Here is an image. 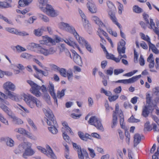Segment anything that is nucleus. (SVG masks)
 <instances>
[{"label":"nucleus","instance_id":"f257e3e1","mask_svg":"<svg viewBox=\"0 0 159 159\" xmlns=\"http://www.w3.org/2000/svg\"><path fill=\"white\" fill-rule=\"evenodd\" d=\"M61 24L64 28L66 30L72 34L74 35V37L78 40L79 43L84 45L86 49L89 51L91 53L93 52L90 45L88 42L85 40L84 38L79 36L73 26L71 25H70L68 24L63 22H61Z\"/></svg>","mask_w":159,"mask_h":159},{"label":"nucleus","instance_id":"f03ea898","mask_svg":"<svg viewBox=\"0 0 159 159\" xmlns=\"http://www.w3.org/2000/svg\"><path fill=\"white\" fill-rule=\"evenodd\" d=\"M3 87L6 90V93L10 98L15 101L18 100L17 95L11 92L14 91L16 89L15 86L13 83L10 82H7L4 84Z\"/></svg>","mask_w":159,"mask_h":159},{"label":"nucleus","instance_id":"7ed1b4c3","mask_svg":"<svg viewBox=\"0 0 159 159\" xmlns=\"http://www.w3.org/2000/svg\"><path fill=\"white\" fill-rule=\"evenodd\" d=\"M24 100L31 108H34L35 106L38 107H41L42 103L41 102L36 98L30 95L24 94L22 96Z\"/></svg>","mask_w":159,"mask_h":159},{"label":"nucleus","instance_id":"20e7f679","mask_svg":"<svg viewBox=\"0 0 159 159\" xmlns=\"http://www.w3.org/2000/svg\"><path fill=\"white\" fill-rule=\"evenodd\" d=\"M23 148L25 149L24 152L23 154V157L25 158L29 156H31L35 153V151L31 148L32 144L29 142L23 143Z\"/></svg>","mask_w":159,"mask_h":159},{"label":"nucleus","instance_id":"39448f33","mask_svg":"<svg viewBox=\"0 0 159 159\" xmlns=\"http://www.w3.org/2000/svg\"><path fill=\"white\" fill-rule=\"evenodd\" d=\"M88 123L91 125L94 126L97 129L102 131H103L104 129L100 119L95 116H91L88 121Z\"/></svg>","mask_w":159,"mask_h":159},{"label":"nucleus","instance_id":"423d86ee","mask_svg":"<svg viewBox=\"0 0 159 159\" xmlns=\"http://www.w3.org/2000/svg\"><path fill=\"white\" fill-rule=\"evenodd\" d=\"M58 125L53 113L50 111V132L55 134L58 133Z\"/></svg>","mask_w":159,"mask_h":159},{"label":"nucleus","instance_id":"0eeeda50","mask_svg":"<svg viewBox=\"0 0 159 159\" xmlns=\"http://www.w3.org/2000/svg\"><path fill=\"white\" fill-rule=\"evenodd\" d=\"M125 42L123 39H121L118 44L117 50L119 54V57H120V59H121L123 57L125 58H127V56L125 54L121 55V53H125L126 48L125 46Z\"/></svg>","mask_w":159,"mask_h":159},{"label":"nucleus","instance_id":"6e6552de","mask_svg":"<svg viewBox=\"0 0 159 159\" xmlns=\"http://www.w3.org/2000/svg\"><path fill=\"white\" fill-rule=\"evenodd\" d=\"M38 91L41 90L43 94V99L48 103L49 99V96L48 93H50V88L49 86L46 87L44 85H42L41 86H39Z\"/></svg>","mask_w":159,"mask_h":159},{"label":"nucleus","instance_id":"1a4fd4ad","mask_svg":"<svg viewBox=\"0 0 159 159\" xmlns=\"http://www.w3.org/2000/svg\"><path fill=\"white\" fill-rule=\"evenodd\" d=\"M27 82L31 86L30 89L31 92L36 96L40 97L41 95V93L38 91L39 85L30 80H28Z\"/></svg>","mask_w":159,"mask_h":159},{"label":"nucleus","instance_id":"9d476101","mask_svg":"<svg viewBox=\"0 0 159 159\" xmlns=\"http://www.w3.org/2000/svg\"><path fill=\"white\" fill-rule=\"evenodd\" d=\"M141 77V75L134 76L128 79L119 80L116 82V83H122L124 84L133 83L136 81Z\"/></svg>","mask_w":159,"mask_h":159},{"label":"nucleus","instance_id":"9b49d317","mask_svg":"<svg viewBox=\"0 0 159 159\" xmlns=\"http://www.w3.org/2000/svg\"><path fill=\"white\" fill-rule=\"evenodd\" d=\"M48 0H39V3L43 6H46V7H40L42 11L50 15V5L47 4Z\"/></svg>","mask_w":159,"mask_h":159},{"label":"nucleus","instance_id":"f8f14e48","mask_svg":"<svg viewBox=\"0 0 159 159\" xmlns=\"http://www.w3.org/2000/svg\"><path fill=\"white\" fill-rule=\"evenodd\" d=\"M31 46L37 48L38 51L45 56L48 55L50 53L49 51L44 48H43L40 44H36L34 43H31Z\"/></svg>","mask_w":159,"mask_h":159},{"label":"nucleus","instance_id":"ddd939ff","mask_svg":"<svg viewBox=\"0 0 159 159\" xmlns=\"http://www.w3.org/2000/svg\"><path fill=\"white\" fill-rule=\"evenodd\" d=\"M14 131L20 134H24L26 135L28 138L33 139H35V137L33 136L31 133L27 131L25 129L22 128H16L15 129Z\"/></svg>","mask_w":159,"mask_h":159},{"label":"nucleus","instance_id":"4468645a","mask_svg":"<svg viewBox=\"0 0 159 159\" xmlns=\"http://www.w3.org/2000/svg\"><path fill=\"white\" fill-rule=\"evenodd\" d=\"M119 110V105L118 104L116 105L115 111H113V114L112 124L111 125V127L113 128L115 127L117 124V113Z\"/></svg>","mask_w":159,"mask_h":159},{"label":"nucleus","instance_id":"2eb2a0df","mask_svg":"<svg viewBox=\"0 0 159 159\" xmlns=\"http://www.w3.org/2000/svg\"><path fill=\"white\" fill-rule=\"evenodd\" d=\"M79 159H84L85 157L86 159H89V157L88 154L86 151L82 149L77 152Z\"/></svg>","mask_w":159,"mask_h":159},{"label":"nucleus","instance_id":"dca6fc26","mask_svg":"<svg viewBox=\"0 0 159 159\" xmlns=\"http://www.w3.org/2000/svg\"><path fill=\"white\" fill-rule=\"evenodd\" d=\"M3 102H1L0 103V107L10 117L13 113L8 107L3 104Z\"/></svg>","mask_w":159,"mask_h":159},{"label":"nucleus","instance_id":"f3484780","mask_svg":"<svg viewBox=\"0 0 159 159\" xmlns=\"http://www.w3.org/2000/svg\"><path fill=\"white\" fill-rule=\"evenodd\" d=\"M149 24L150 26L149 28L151 29H152L155 34L159 36V30L158 28L155 26V23L153 22L152 19H150V23Z\"/></svg>","mask_w":159,"mask_h":159},{"label":"nucleus","instance_id":"a211bd4d","mask_svg":"<svg viewBox=\"0 0 159 159\" xmlns=\"http://www.w3.org/2000/svg\"><path fill=\"white\" fill-rule=\"evenodd\" d=\"M43 111L46 117H45L42 120V122L43 124L46 122L48 125H50V112L49 111H47L46 109H44Z\"/></svg>","mask_w":159,"mask_h":159},{"label":"nucleus","instance_id":"6ab92c4d","mask_svg":"<svg viewBox=\"0 0 159 159\" xmlns=\"http://www.w3.org/2000/svg\"><path fill=\"white\" fill-rule=\"evenodd\" d=\"M37 148L39 151H40L42 153L45 154L47 156H48L50 155V152L49 151L50 150V146L48 145H47L46 146L47 150L45 148L40 146H37Z\"/></svg>","mask_w":159,"mask_h":159},{"label":"nucleus","instance_id":"aec40b11","mask_svg":"<svg viewBox=\"0 0 159 159\" xmlns=\"http://www.w3.org/2000/svg\"><path fill=\"white\" fill-rule=\"evenodd\" d=\"M87 6L89 10L91 12L93 13L96 12L97 11L96 8L94 3L93 1L88 2Z\"/></svg>","mask_w":159,"mask_h":159},{"label":"nucleus","instance_id":"412c9836","mask_svg":"<svg viewBox=\"0 0 159 159\" xmlns=\"http://www.w3.org/2000/svg\"><path fill=\"white\" fill-rule=\"evenodd\" d=\"M109 15L110 16V18L112 21L116 25L118 28L120 29V30H121V26L120 24H119L117 21L116 18L115 16V14L113 12H109Z\"/></svg>","mask_w":159,"mask_h":159},{"label":"nucleus","instance_id":"4be33fe9","mask_svg":"<svg viewBox=\"0 0 159 159\" xmlns=\"http://www.w3.org/2000/svg\"><path fill=\"white\" fill-rule=\"evenodd\" d=\"M73 59L75 63L78 65H82V62L81 57L76 52L74 53Z\"/></svg>","mask_w":159,"mask_h":159},{"label":"nucleus","instance_id":"5701e85b","mask_svg":"<svg viewBox=\"0 0 159 159\" xmlns=\"http://www.w3.org/2000/svg\"><path fill=\"white\" fill-rule=\"evenodd\" d=\"M50 94L54 99V102L57 105V99L54 91V86L52 84H50Z\"/></svg>","mask_w":159,"mask_h":159},{"label":"nucleus","instance_id":"b1692460","mask_svg":"<svg viewBox=\"0 0 159 159\" xmlns=\"http://www.w3.org/2000/svg\"><path fill=\"white\" fill-rule=\"evenodd\" d=\"M46 30V29L45 27H42L40 28H38V29L34 30V34L36 36H40L42 35L43 31Z\"/></svg>","mask_w":159,"mask_h":159},{"label":"nucleus","instance_id":"393cba45","mask_svg":"<svg viewBox=\"0 0 159 159\" xmlns=\"http://www.w3.org/2000/svg\"><path fill=\"white\" fill-rule=\"evenodd\" d=\"M12 119L15 123L17 125H21L23 123V121L21 119L16 117L14 113L10 116Z\"/></svg>","mask_w":159,"mask_h":159},{"label":"nucleus","instance_id":"a878e982","mask_svg":"<svg viewBox=\"0 0 159 159\" xmlns=\"http://www.w3.org/2000/svg\"><path fill=\"white\" fill-rule=\"evenodd\" d=\"M32 1V0H19V6L20 7H24L29 5Z\"/></svg>","mask_w":159,"mask_h":159},{"label":"nucleus","instance_id":"bb28decb","mask_svg":"<svg viewBox=\"0 0 159 159\" xmlns=\"http://www.w3.org/2000/svg\"><path fill=\"white\" fill-rule=\"evenodd\" d=\"M1 141H5L6 142V144L8 146L12 147L14 146V141L11 139L9 138H2L1 139Z\"/></svg>","mask_w":159,"mask_h":159},{"label":"nucleus","instance_id":"cd10ccee","mask_svg":"<svg viewBox=\"0 0 159 159\" xmlns=\"http://www.w3.org/2000/svg\"><path fill=\"white\" fill-rule=\"evenodd\" d=\"M107 3L109 8L108 13L109 12H113L114 14V11L116 8L112 3L109 1L107 2Z\"/></svg>","mask_w":159,"mask_h":159},{"label":"nucleus","instance_id":"c85d7f7f","mask_svg":"<svg viewBox=\"0 0 159 159\" xmlns=\"http://www.w3.org/2000/svg\"><path fill=\"white\" fill-rule=\"evenodd\" d=\"M134 139V146L135 147L140 142L141 138L139 134H135Z\"/></svg>","mask_w":159,"mask_h":159},{"label":"nucleus","instance_id":"c756f323","mask_svg":"<svg viewBox=\"0 0 159 159\" xmlns=\"http://www.w3.org/2000/svg\"><path fill=\"white\" fill-rule=\"evenodd\" d=\"M6 30L8 32L12 34H19V35H22V34H23L21 32H19L16 29L14 28H7Z\"/></svg>","mask_w":159,"mask_h":159},{"label":"nucleus","instance_id":"7c9ffc66","mask_svg":"<svg viewBox=\"0 0 159 159\" xmlns=\"http://www.w3.org/2000/svg\"><path fill=\"white\" fill-rule=\"evenodd\" d=\"M7 98V96L5 94L0 92V101L1 102H5V104L7 105L9 104V102L5 100Z\"/></svg>","mask_w":159,"mask_h":159},{"label":"nucleus","instance_id":"2f4dec72","mask_svg":"<svg viewBox=\"0 0 159 159\" xmlns=\"http://www.w3.org/2000/svg\"><path fill=\"white\" fill-rule=\"evenodd\" d=\"M43 40L40 41V45L45 44L47 45L48 43L50 42V37L47 35H45L42 37Z\"/></svg>","mask_w":159,"mask_h":159},{"label":"nucleus","instance_id":"473e14b6","mask_svg":"<svg viewBox=\"0 0 159 159\" xmlns=\"http://www.w3.org/2000/svg\"><path fill=\"white\" fill-rule=\"evenodd\" d=\"M149 106H146L144 107L143 109L142 115L145 117H147L149 114L150 112L148 110H150V109L149 108Z\"/></svg>","mask_w":159,"mask_h":159},{"label":"nucleus","instance_id":"72a5a7b5","mask_svg":"<svg viewBox=\"0 0 159 159\" xmlns=\"http://www.w3.org/2000/svg\"><path fill=\"white\" fill-rule=\"evenodd\" d=\"M33 67L34 70L36 71V72L37 73L40 74V76H43V75L44 76H47L48 75V73L47 72L43 71L41 70H39L36 66H33Z\"/></svg>","mask_w":159,"mask_h":159},{"label":"nucleus","instance_id":"f704fd0d","mask_svg":"<svg viewBox=\"0 0 159 159\" xmlns=\"http://www.w3.org/2000/svg\"><path fill=\"white\" fill-rule=\"evenodd\" d=\"M78 135L80 138L83 140L87 141L89 135L88 134L84 135V134L80 131L78 132Z\"/></svg>","mask_w":159,"mask_h":159},{"label":"nucleus","instance_id":"c9c22d12","mask_svg":"<svg viewBox=\"0 0 159 159\" xmlns=\"http://www.w3.org/2000/svg\"><path fill=\"white\" fill-rule=\"evenodd\" d=\"M119 117L120 118V125L122 128H124L125 126L123 125L124 121V116L122 111L120 110L119 111Z\"/></svg>","mask_w":159,"mask_h":159},{"label":"nucleus","instance_id":"e433bc0d","mask_svg":"<svg viewBox=\"0 0 159 159\" xmlns=\"http://www.w3.org/2000/svg\"><path fill=\"white\" fill-rule=\"evenodd\" d=\"M60 41L61 38L57 35H55V38L54 39L50 38V44H51L52 45H55L56 43H59Z\"/></svg>","mask_w":159,"mask_h":159},{"label":"nucleus","instance_id":"4c0bfd02","mask_svg":"<svg viewBox=\"0 0 159 159\" xmlns=\"http://www.w3.org/2000/svg\"><path fill=\"white\" fill-rule=\"evenodd\" d=\"M58 12L50 5V17H55L58 15Z\"/></svg>","mask_w":159,"mask_h":159},{"label":"nucleus","instance_id":"58836bf2","mask_svg":"<svg viewBox=\"0 0 159 159\" xmlns=\"http://www.w3.org/2000/svg\"><path fill=\"white\" fill-rule=\"evenodd\" d=\"M12 75V73L8 71H4L0 69V77L2 78L5 75L10 76Z\"/></svg>","mask_w":159,"mask_h":159},{"label":"nucleus","instance_id":"ea45409f","mask_svg":"<svg viewBox=\"0 0 159 159\" xmlns=\"http://www.w3.org/2000/svg\"><path fill=\"white\" fill-rule=\"evenodd\" d=\"M60 75L62 77H67V72L66 70L64 68H59L58 71Z\"/></svg>","mask_w":159,"mask_h":159},{"label":"nucleus","instance_id":"a19ab883","mask_svg":"<svg viewBox=\"0 0 159 159\" xmlns=\"http://www.w3.org/2000/svg\"><path fill=\"white\" fill-rule=\"evenodd\" d=\"M149 62L148 65L149 68L151 69L150 71L152 72H157V71L156 70L152 69V68L154 67L155 65L154 60L152 59L149 62Z\"/></svg>","mask_w":159,"mask_h":159},{"label":"nucleus","instance_id":"79ce46f5","mask_svg":"<svg viewBox=\"0 0 159 159\" xmlns=\"http://www.w3.org/2000/svg\"><path fill=\"white\" fill-rule=\"evenodd\" d=\"M140 35L141 38L147 42L148 43L150 41V39L148 35H145L143 33H140Z\"/></svg>","mask_w":159,"mask_h":159},{"label":"nucleus","instance_id":"37998d69","mask_svg":"<svg viewBox=\"0 0 159 159\" xmlns=\"http://www.w3.org/2000/svg\"><path fill=\"white\" fill-rule=\"evenodd\" d=\"M66 89H62L61 91H58L57 93V97L58 98L61 99L65 95V92Z\"/></svg>","mask_w":159,"mask_h":159},{"label":"nucleus","instance_id":"c03bdc74","mask_svg":"<svg viewBox=\"0 0 159 159\" xmlns=\"http://www.w3.org/2000/svg\"><path fill=\"white\" fill-rule=\"evenodd\" d=\"M22 145L23 143L20 144L18 147L15 149L14 150V152L16 154L20 153L23 151V148Z\"/></svg>","mask_w":159,"mask_h":159},{"label":"nucleus","instance_id":"a18cd8bd","mask_svg":"<svg viewBox=\"0 0 159 159\" xmlns=\"http://www.w3.org/2000/svg\"><path fill=\"white\" fill-rule=\"evenodd\" d=\"M133 10L136 13H139L143 11V10L137 5H135L133 7Z\"/></svg>","mask_w":159,"mask_h":159},{"label":"nucleus","instance_id":"49530a36","mask_svg":"<svg viewBox=\"0 0 159 159\" xmlns=\"http://www.w3.org/2000/svg\"><path fill=\"white\" fill-rule=\"evenodd\" d=\"M64 128L63 127L61 129V131L62 132L63 137L64 139L66 141L68 142L69 140V137L64 131Z\"/></svg>","mask_w":159,"mask_h":159},{"label":"nucleus","instance_id":"de8ad7c7","mask_svg":"<svg viewBox=\"0 0 159 159\" xmlns=\"http://www.w3.org/2000/svg\"><path fill=\"white\" fill-rule=\"evenodd\" d=\"M65 148V157L67 158V157H69V147L66 143L63 144Z\"/></svg>","mask_w":159,"mask_h":159},{"label":"nucleus","instance_id":"09e8293b","mask_svg":"<svg viewBox=\"0 0 159 159\" xmlns=\"http://www.w3.org/2000/svg\"><path fill=\"white\" fill-rule=\"evenodd\" d=\"M66 74L68 80L70 82H71L73 77V72L71 71H68Z\"/></svg>","mask_w":159,"mask_h":159},{"label":"nucleus","instance_id":"8fccbe9b","mask_svg":"<svg viewBox=\"0 0 159 159\" xmlns=\"http://www.w3.org/2000/svg\"><path fill=\"white\" fill-rule=\"evenodd\" d=\"M10 7H11L10 4L5 2H0V7L6 8Z\"/></svg>","mask_w":159,"mask_h":159},{"label":"nucleus","instance_id":"3c124183","mask_svg":"<svg viewBox=\"0 0 159 159\" xmlns=\"http://www.w3.org/2000/svg\"><path fill=\"white\" fill-rule=\"evenodd\" d=\"M59 68L60 67L55 64L50 65V70L52 71L57 72L58 71Z\"/></svg>","mask_w":159,"mask_h":159},{"label":"nucleus","instance_id":"603ef678","mask_svg":"<svg viewBox=\"0 0 159 159\" xmlns=\"http://www.w3.org/2000/svg\"><path fill=\"white\" fill-rule=\"evenodd\" d=\"M100 92L101 93H104L105 95L107 96H110L111 95V92L109 91H107L102 88H101V89Z\"/></svg>","mask_w":159,"mask_h":159},{"label":"nucleus","instance_id":"864d4df0","mask_svg":"<svg viewBox=\"0 0 159 159\" xmlns=\"http://www.w3.org/2000/svg\"><path fill=\"white\" fill-rule=\"evenodd\" d=\"M19 106H20L22 109H23L24 111H22V110H21L22 111L20 112V114L23 116H25L26 115L25 113H29V111L26 108L22 106H21L20 105H19Z\"/></svg>","mask_w":159,"mask_h":159},{"label":"nucleus","instance_id":"5fc2aeb1","mask_svg":"<svg viewBox=\"0 0 159 159\" xmlns=\"http://www.w3.org/2000/svg\"><path fill=\"white\" fill-rule=\"evenodd\" d=\"M79 13L83 20H84L86 23H88V21L86 20V17L83 11L80 9L79 10Z\"/></svg>","mask_w":159,"mask_h":159},{"label":"nucleus","instance_id":"6e6d98bb","mask_svg":"<svg viewBox=\"0 0 159 159\" xmlns=\"http://www.w3.org/2000/svg\"><path fill=\"white\" fill-rule=\"evenodd\" d=\"M128 121L129 122H138L140 121L139 119H135L133 116H132L129 119Z\"/></svg>","mask_w":159,"mask_h":159},{"label":"nucleus","instance_id":"4d7b16f0","mask_svg":"<svg viewBox=\"0 0 159 159\" xmlns=\"http://www.w3.org/2000/svg\"><path fill=\"white\" fill-rule=\"evenodd\" d=\"M31 55L26 52H24L21 54L20 57L26 59H29L31 57Z\"/></svg>","mask_w":159,"mask_h":159},{"label":"nucleus","instance_id":"13d9d810","mask_svg":"<svg viewBox=\"0 0 159 159\" xmlns=\"http://www.w3.org/2000/svg\"><path fill=\"white\" fill-rule=\"evenodd\" d=\"M71 39V38H70ZM64 41L68 45L70 46H73L74 44H75L74 42L72 41L71 39L69 40L67 39L64 40Z\"/></svg>","mask_w":159,"mask_h":159},{"label":"nucleus","instance_id":"bf43d9fd","mask_svg":"<svg viewBox=\"0 0 159 159\" xmlns=\"http://www.w3.org/2000/svg\"><path fill=\"white\" fill-rule=\"evenodd\" d=\"M72 145L74 149L76 150L77 152L82 149L81 147L77 145L76 143H73Z\"/></svg>","mask_w":159,"mask_h":159},{"label":"nucleus","instance_id":"052dcab7","mask_svg":"<svg viewBox=\"0 0 159 159\" xmlns=\"http://www.w3.org/2000/svg\"><path fill=\"white\" fill-rule=\"evenodd\" d=\"M67 48H66L65 44H61L60 47L59 48V53H61L62 52H64Z\"/></svg>","mask_w":159,"mask_h":159},{"label":"nucleus","instance_id":"680f3d73","mask_svg":"<svg viewBox=\"0 0 159 159\" xmlns=\"http://www.w3.org/2000/svg\"><path fill=\"white\" fill-rule=\"evenodd\" d=\"M138 71L137 70H134L133 71H131L129 73L125 74L123 75L124 76H126L128 77H130L133 75L135 73H136Z\"/></svg>","mask_w":159,"mask_h":159},{"label":"nucleus","instance_id":"e2e57ef3","mask_svg":"<svg viewBox=\"0 0 159 159\" xmlns=\"http://www.w3.org/2000/svg\"><path fill=\"white\" fill-rule=\"evenodd\" d=\"M98 34H100L101 35V34H102L107 38L108 37L107 34L103 30L99 28L98 31Z\"/></svg>","mask_w":159,"mask_h":159},{"label":"nucleus","instance_id":"0e129e2a","mask_svg":"<svg viewBox=\"0 0 159 159\" xmlns=\"http://www.w3.org/2000/svg\"><path fill=\"white\" fill-rule=\"evenodd\" d=\"M108 99L110 102H112L116 100L118 98L119 96L116 94L115 95H113L111 96H109Z\"/></svg>","mask_w":159,"mask_h":159},{"label":"nucleus","instance_id":"69168bd1","mask_svg":"<svg viewBox=\"0 0 159 159\" xmlns=\"http://www.w3.org/2000/svg\"><path fill=\"white\" fill-rule=\"evenodd\" d=\"M0 121L5 124L6 125H8V123L7 120L5 119L0 113Z\"/></svg>","mask_w":159,"mask_h":159},{"label":"nucleus","instance_id":"338daca9","mask_svg":"<svg viewBox=\"0 0 159 159\" xmlns=\"http://www.w3.org/2000/svg\"><path fill=\"white\" fill-rule=\"evenodd\" d=\"M16 48L18 52H21L26 50V49L19 45H17L16 47Z\"/></svg>","mask_w":159,"mask_h":159},{"label":"nucleus","instance_id":"774afa93","mask_svg":"<svg viewBox=\"0 0 159 159\" xmlns=\"http://www.w3.org/2000/svg\"><path fill=\"white\" fill-rule=\"evenodd\" d=\"M88 149L89 152L90 156L92 158L94 157L95 156V154L94 150L90 148H88Z\"/></svg>","mask_w":159,"mask_h":159}]
</instances>
